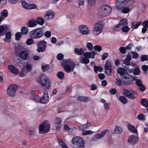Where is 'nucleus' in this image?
I'll list each match as a JSON object with an SVG mask.
<instances>
[{"instance_id":"37","label":"nucleus","mask_w":148,"mask_h":148,"mask_svg":"<svg viewBox=\"0 0 148 148\" xmlns=\"http://www.w3.org/2000/svg\"><path fill=\"white\" fill-rule=\"evenodd\" d=\"M88 58L83 57L80 59V60L81 62L84 64H87L89 62V60Z\"/></svg>"},{"instance_id":"26","label":"nucleus","mask_w":148,"mask_h":148,"mask_svg":"<svg viewBox=\"0 0 148 148\" xmlns=\"http://www.w3.org/2000/svg\"><path fill=\"white\" fill-rule=\"evenodd\" d=\"M37 24H38L40 25H42L44 23V19L41 17H37L36 21Z\"/></svg>"},{"instance_id":"9","label":"nucleus","mask_w":148,"mask_h":148,"mask_svg":"<svg viewBox=\"0 0 148 148\" xmlns=\"http://www.w3.org/2000/svg\"><path fill=\"white\" fill-rule=\"evenodd\" d=\"M103 28V25L102 24L101 22L98 21L95 25L93 33L94 34L97 36L102 31Z\"/></svg>"},{"instance_id":"47","label":"nucleus","mask_w":148,"mask_h":148,"mask_svg":"<svg viewBox=\"0 0 148 148\" xmlns=\"http://www.w3.org/2000/svg\"><path fill=\"white\" fill-rule=\"evenodd\" d=\"M29 136L31 137H33L35 134V131L34 129H32L29 130Z\"/></svg>"},{"instance_id":"30","label":"nucleus","mask_w":148,"mask_h":148,"mask_svg":"<svg viewBox=\"0 0 148 148\" xmlns=\"http://www.w3.org/2000/svg\"><path fill=\"white\" fill-rule=\"evenodd\" d=\"M119 100L123 104H126L128 102L126 98L123 96H120L119 97Z\"/></svg>"},{"instance_id":"32","label":"nucleus","mask_w":148,"mask_h":148,"mask_svg":"<svg viewBox=\"0 0 148 148\" xmlns=\"http://www.w3.org/2000/svg\"><path fill=\"white\" fill-rule=\"evenodd\" d=\"M28 29L27 27H23L21 29V33L23 35H26L28 33Z\"/></svg>"},{"instance_id":"49","label":"nucleus","mask_w":148,"mask_h":148,"mask_svg":"<svg viewBox=\"0 0 148 148\" xmlns=\"http://www.w3.org/2000/svg\"><path fill=\"white\" fill-rule=\"evenodd\" d=\"M105 70L106 74L107 75H110L112 73V68H106Z\"/></svg>"},{"instance_id":"13","label":"nucleus","mask_w":148,"mask_h":148,"mask_svg":"<svg viewBox=\"0 0 148 148\" xmlns=\"http://www.w3.org/2000/svg\"><path fill=\"white\" fill-rule=\"evenodd\" d=\"M138 138L137 136L132 135L129 136L127 141L128 143H133V144L135 145L138 142Z\"/></svg>"},{"instance_id":"61","label":"nucleus","mask_w":148,"mask_h":148,"mask_svg":"<svg viewBox=\"0 0 148 148\" xmlns=\"http://www.w3.org/2000/svg\"><path fill=\"white\" fill-rule=\"evenodd\" d=\"M37 6L35 4H29L28 10H30L32 9H35L36 8Z\"/></svg>"},{"instance_id":"59","label":"nucleus","mask_w":148,"mask_h":148,"mask_svg":"<svg viewBox=\"0 0 148 148\" xmlns=\"http://www.w3.org/2000/svg\"><path fill=\"white\" fill-rule=\"evenodd\" d=\"M34 99L36 103H40V96H35L34 97Z\"/></svg>"},{"instance_id":"23","label":"nucleus","mask_w":148,"mask_h":148,"mask_svg":"<svg viewBox=\"0 0 148 148\" xmlns=\"http://www.w3.org/2000/svg\"><path fill=\"white\" fill-rule=\"evenodd\" d=\"M78 100L82 102H86L89 101V99L86 97L79 96L77 98Z\"/></svg>"},{"instance_id":"63","label":"nucleus","mask_w":148,"mask_h":148,"mask_svg":"<svg viewBox=\"0 0 148 148\" xmlns=\"http://www.w3.org/2000/svg\"><path fill=\"white\" fill-rule=\"evenodd\" d=\"M136 84L138 87H140V85L143 84L142 81L140 79H138L136 81Z\"/></svg>"},{"instance_id":"28","label":"nucleus","mask_w":148,"mask_h":148,"mask_svg":"<svg viewBox=\"0 0 148 148\" xmlns=\"http://www.w3.org/2000/svg\"><path fill=\"white\" fill-rule=\"evenodd\" d=\"M94 70L96 73H97L98 71L101 72L103 70V68L100 66L95 65L94 67Z\"/></svg>"},{"instance_id":"52","label":"nucleus","mask_w":148,"mask_h":148,"mask_svg":"<svg viewBox=\"0 0 148 148\" xmlns=\"http://www.w3.org/2000/svg\"><path fill=\"white\" fill-rule=\"evenodd\" d=\"M21 4L22 6L28 10L29 4L27 3L25 1H22V2H21Z\"/></svg>"},{"instance_id":"5","label":"nucleus","mask_w":148,"mask_h":148,"mask_svg":"<svg viewBox=\"0 0 148 148\" xmlns=\"http://www.w3.org/2000/svg\"><path fill=\"white\" fill-rule=\"evenodd\" d=\"M47 42L44 40H40L37 42L36 45L37 52L39 53L45 51L47 48Z\"/></svg>"},{"instance_id":"38","label":"nucleus","mask_w":148,"mask_h":148,"mask_svg":"<svg viewBox=\"0 0 148 148\" xmlns=\"http://www.w3.org/2000/svg\"><path fill=\"white\" fill-rule=\"evenodd\" d=\"M127 4V3L126 4V5ZM125 5H126V4ZM124 7L125 6H124L122 8V9H123L122 10V13H124V14H127V13H128L130 11L129 8L128 7H126L124 8ZM116 8L117 9H118L119 10L120 9L117 8L116 7Z\"/></svg>"},{"instance_id":"46","label":"nucleus","mask_w":148,"mask_h":148,"mask_svg":"<svg viewBox=\"0 0 148 148\" xmlns=\"http://www.w3.org/2000/svg\"><path fill=\"white\" fill-rule=\"evenodd\" d=\"M26 73V71L23 69L20 71L19 75L20 77H23L25 75Z\"/></svg>"},{"instance_id":"42","label":"nucleus","mask_w":148,"mask_h":148,"mask_svg":"<svg viewBox=\"0 0 148 148\" xmlns=\"http://www.w3.org/2000/svg\"><path fill=\"white\" fill-rule=\"evenodd\" d=\"M33 38H31L28 39L26 41V43L27 45H31L34 43V40Z\"/></svg>"},{"instance_id":"58","label":"nucleus","mask_w":148,"mask_h":148,"mask_svg":"<svg viewBox=\"0 0 148 148\" xmlns=\"http://www.w3.org/2000/svg\"><path fill=\"white\" fill-rule=\"evenodd\" d=\"M86 47L88 49L92 50L93 49V46L92 43L88 42L86 45Z\"/></svg>"},{"instance_id":"45","label":"nucleus","mask_w":148,"mask_h":148,"mask_svg":"<svg viewBox=\"0 0 148 148\" xmlns=\"http://www.w3.org/2000/svg\"><path fill=\"white\" fill-rule=\"evenodd\" d=\"M8 14V11L6 10H3L1 14V16L3 17H6Z\"/></svg>"},{"instance_id":"44","label":"nucleus","mask_w":148,"mask_h":148,"mask_svg":"<svg viewBox=\"0 0 148 148\" xmlns=\"http://www.w3.org/2000/svg\"><path fill=\"white\" fill-rule=\"evenodd\" d=\"M131 53L132 54V58L134 59H136L139 57L138 54L134 51H132Z\"/></svg>"},{"instance_id":"10","label":"nucleus","mask_w":148,"mask_h":148,"mask_svg":"<svg viewBox=\"0 0 148 148\" xmlns=\"http://www.w3.org/2000/svg\"><path fill=\"white\" fill-rule=\"evenodd\" d=\"M123 94L127 97L131 99L135 98V96L134 95V91L133 90H128L126 89L123 90Z\"/></svg>"},{"instance_id":"15","label":"nucleus","mask_w":148,"mask_h":148,"mask_svg":"<svg viewBox=\"0 0 148 148\" xmlns=\"http://www.w3.org/2000/svg\"><path fill=\"white\" fill-rule=\"evenodd\" d=\"M8 69L12 73L14 74H18L19 70L15 66L12 65H10L8 67Z\"/></svg>"},{"instance_id":"27","label":"nucleus","mask_w":148,"mask_h":148,"mask_svg":"<svg viewBox=\"0 0 148 148\" xmlns=\"http://www.w3.org/2000/svg\"><path fill=\"white\" fill-rule=\"evenodd\" d=\"M119 23L121 27L127 25L128 24L127 20L126 19H123L120 21Z\"/></svg>"},{"instance_id":"31","label":"nucleus","mask_w":148,"mask_h":148,"mask_svg":"<svg viewBox=\"0 0 148 148\" xmlns=\"http://www.w3.org/2000/svg\"><path fill=\"white\" fill-rule=\"evenodd\" d=\"M140 103L143 106L145 107H147L148 106V101L146 99H142L140 101Z\"/></svg>"},{"instance_id":"22","label":"nucleus","mask_w":148,"mask_h":148,"mask_svg":"<svg viewBox=\"0 0 148 148\" xmlns=\"http://www.w3.org/2000/svg\"><path fill=\"white\" fill-rule=\"evenodd\" d=\"M37 25V23L36 21L33 19H32L29 21L27 26L29 27H35Z\"/></svg>"},{"instance_id":"53","label":"nucleus","mask_w":148,"mask_h":148,"mask_svg":"<svg viewBox=\"0 0 148 148\" xmlns=\"http://www.w3.org/2000/svg\"><path fill=\"white\" fill-rule=\"evenodd\" d=\"M94 49L98 51H101L102 47L99 45H95L94 47Z\"/></svg>"},{"instance_id":"3","label":"nucleus","mask_w":148,"mask_h":148,"mask_svg":"<svg viewBox=\"0 0 148 148\" xmlns=\"http://www.w3.org/2000/svg\"><path fill=\"white\" fill-rule=\"evenodd\" d=\"M112 12V8L109 6L104 5L101 6L99 8L98 14L102 16H106L109 15Z\"/></svg>"},{"instance_id":"1","label":"nucleus","mask_w":148,"mask_h":148,"mask_svg":"<svg viewBox=\"0 0 148 148\" xmlns=\"http://www.w3.org/2000/svg\"><path fill=\"white\" fill-rule=\"evenodd\" d=\"M38 82L43 89H49L50 88V80L48 77L45 75H40L38 79Z\"/></svg>"},{"instance_id":"34","label":"nucleus","mask_w":148,"mask_h":148,"mask_svg":"<svg viewBox=\"0 0 148 148\" xmlns=\"http://www.w3.org/2000/svg\"><path fill=\"white\" fill-rule=\"evenodd\" d=\"M140 73V71L138 67H136L134 69L133 74L134 75H139Z\"/></svg>"},{"instance_id":"33","label":"nucleus","mask_w":148,"mask_h":148,"mask_svg":"<svg viewBox=\"0 0 148 148\" xmlns=\"http://www.w3.org/2000/svg\"><path fill=\"white\" fill-rule=\"evenodd\" d=\"M41 68L43 71L46 72L49 69V66L48 65L42 64L41 66Z\"/></svg>"},{"instance_id":"48","label":"nucleus","mask_w":148,"mask_h":148,"mask_svg":"<svg viewBox=\"0 0 148 148\" xmlns=\"http://www.w3.org/2000/svg\"><path fill=\"white\" fill-rule=\"evenodd\" d=\"M148 59V56L147 55H143L140 57V60L142 62L147 61Z\"/></svg>"},{"instance_id":"62","label":"nucleus","mask_w":148,"mask_h":148,"mask_svg":"<svg viewBox=\"0 0 148 148\" xmlns=\"http://www.w3.org/2000/svg\"><path fill=\"white\" fill-rule=\"evenodd\" d=\"M105 68H112L111 64L110 62L108 61H107L106 62V63L105 65Z\"/></svg>"},{"instance_id":"56","label":"nucleus","mask_w":148,"mask_h":148,"mask_svg":"<svg viewBox=\"0 0 148 148\" xmlns=\"http://www.w3.org/2000/svg\"><path fill=\"white\" fill-rule=\"evenodd\" d=\"M64 57L63 54L61 53H59L57 55V58L58 60H61L63 59Z\"/></svg>"},{"instance_id":"57","label":"nucleus","mask_w":148,"mask_h":148,"mask_svg":"<svg viewBox=\"0 0 148 148\" xmlns=\"http://www.w3.org/2000/svg\"><path fill=\"white\" fill-rule=\"evenodd\" d=\"M119 50L120 52L122 54H124L126 52V48L125 47H120Z\"/></svg>"},{"instance_id":"50","label":"nucleus","mask_w":148,"mask_h":148,"mask_svg":"<svg viewBox=\"0 0 148 148\" xmlns=\"http://www.w3.org/2000/svg\"><path fill=\"white\" fill-rule=\"evenodd\" d=\"M93 132L91 130H84L83 131L82 134L83 135H86L91 134Z\"/></svg>"},{"instance_id":"43","label":"nucleus","mask_w":148,"mask_h":148,"mask_svg":"<svg viewBox=\"0 0 148 148\" xmlns=\"http://www.w3.org/2000/svg\"><path fill=\"white\" fill-rule=\"evenodd\" d=\"M11 33L10 32H8L5 34V38L3 39L4 41L6 42V40L10 39L11 38Z\"/></svg>"},{"instance_id":"55","label":"nucleus","mask_w":148,"mask_h":148,"mask_svg":"<svg viewBox=\"0 0 148 148\" xmlns=\"http://www.w3.org/2000/svg\"><path fill=\"white\" fill-rule=\"evenodd\" d=\"M44 35L47 38H49L51 35V32L50 31H47L44 32Z\"/></svg>"},{"instance_id":"64","label":"nucleus","mask_w":148,"mask_h":148,"mask_svg":"<svg viewBox=\"0 0 148 148\" xmlns=\"http://www.w3.org/2000/svg\"><path fill=\"white\" fill-rule=\"evenodd\" d=\"M143 25L145 27L148 28V21L145 20L142 23Z\"/></svg>"},{"instance_id":"25","label":"nucleus","mask_w":148,"mask_h":148,"mask_svg":"<svg viewBox=\"0 0 148 148\" xmlns=\"http://www.w3.org/2000/svg\"><path fill=\"white\" fill-rule=\"evenodd\" d=\"M127 127L129 130L131 131L134 133L136 134L138 132L137 130L136 129L135 127L133 125L128 124L127 125Z\"/></svg>"},{"instance_id":"8","label":"nucleus","mask_w":148,"mask_h":148,"mask_svg":"<svg viewBox=\"0 0 148 148\" xmlns=\"http://www.w3.org/2000/svg\"><path fill=\"white\" fill-rule=\"evenodd\" d=\"M17 87L18 86L15 84H12L9 86L7 90V94L10 97H14Z\"/></svg>"},{"instance_id":"39","label":"nucleus","mask_w":148,"mask_h":148,"mask_svg":"<svg viewBox=\"0 0 148 148\" xmlns=\"http://www.w3.org/2000/svg\"><path fill=\"white\" fill-rule=\"evenodd\" d=\"M90 125V124L87 123L80 126L79 127V128L81 130H83L87 127H89Z\"/></svg>"},{"instance_id":"4","label":"nucleus","mask_w":148,"mask_h":148,"mask_svg":"<svg viewBox=\"0 0 148 148\" xmlns=\"http://www.w3.org/2000/svg\"><path fill=\"white\" fill-rule=\"evenodd\" d=\"M64 70L67 73L73 71L75 66V62L72 61L67 60L63 64Z\"/></svg>"},{"instance_id":"7","label":"nucleus","mask_w":148,"mask_h":148,"mask_svg":"<svg viewBox=\"0 0 148 148\" xmlns=\"http://www.w3.org/2000/svg\"><path fill=\"white\" fill-rule=\"evenodd\" d=\"M132 76L129 73H126L124 76L122 77L123 83L125 85H130L133 83L132 78Z\"/></svg>"},{"instance_id":"18","label":"nucleus","mask_w":148,"mask_h":148,"mask_svg":"<svg viewBox=\"0 0 148 148\" xmlns=\"http://www.w3.org/2000/svg\"><path fill=\"white\" fill-rule=\"evenodd\" d=\"M109 132V130L108 129H106L103 130L101 132V134H97L95 136L96 138H99L103 137L106 134L107 132Z\"/></svg>"},{"instance_id":"2","label":"nucleus","mask_w":148,"mask_h":148,"mask_svg":"<svg viewBox=\"0 0 148 148\" xmlns=\"http://www.w3.org/2000/svg\"><path fill=\"white\" fill-rule=\"evenodd\" d=\"M29 34L31 37L37 39L42 37L44 34V31L42 27L34 29L31 31Z\"/></svg>"},{"instance_id":"14","label":"nucleus","mask_w":148,"mask_h":148,"mask_svg":"<svg viewBox=\"0 0 148 148\" xmlns=\"http://www.w3.org/2000/svg\"><path fill=\"white\" fill-rule=\"evenodd\" d=\"M19 56L22 59L25 60L28 58V54L27 51H23L20 52Z\"/></svg>"},{"instance_id":"60","label":"nucleus","mask_w":148,"mask_h":148,"mask_svg":"<svg viewBox=\"0 0 148 148\" xmlns=\"http://www.w3.org/2000/svg\"><path fill=\"white\" fill-rule=\"evenodd\" d=\"M138 118L140 120H143L145 119L144 115L140 114L138 115Z\"/></svg>"},{"instance_id":"16","label":"nucleus","mask_w":148,"mask_h":148,"mask_svg":"<svg viewBox=\"0 0 148 148\" xmlns=\"http://www.w3.org/2000/svg\"><path fill=\"white\" fill-rule=\"evenodd\" d=\"M47 93L44 94L43 96L40 98V103H46L49 101V97L48 95L47 92Z\"/></svg>"},{"instance_id":"29","label":"nucleus","mask_w":148,"mask_h":148,"mask_svg":"<svg viewBox=\"0 0 148 148\" xmlns=\"http://www.w3.org/2000/svg\"><path fill=\"white\" fill-rule=\"evenodd\" d=\"M58 140L59 144L62 148H69L66 145V143L60 139L58 138Z\"/></svg>"},{"instance_id":"17","label":"nucleus","mask_w":148,"mask_h":148,"mask_svg":"<svg viewBox=\"0 0 148 148\" xmlns=\"http://www.w3.org/2000/svg\"><path fill=\"white\" fill-rule=\"evenodd\" d=\"M131 56L130 54H128L126 58L123 60V63L125 65L129 66L130 65V61L131 60Z\"/></svg>"},{"instance_id":"6","label":"nucleus","mask_w":148,"mask_h":148,"mask_svg":"<svg viewBox=\"0 0 148 148\" xmlns=\"http://www.w3.org/2000/svg\"><path fill=\"white\" fill-rule=\"evenodd\" d=\"M50 124L46 121H44L42 124H40L39 127V130L43 133L49 132L50 130Z\"/></svg>"},{"instance_id":"12","label":"nucleus","mask_w":148,"mask_h":148,"mask_svg":"<svg viewBox=\"0 0 148 148\" xmlns=\"http://www.w3.org/2000/svg\"><path fill=\"white\" fill-rule=\"evenodd\" d=\"M79 30L82 34L87 35L89 33V30L86 26L82 25L79 26Z\"/></svg>"},{"instance_id":"51","label":"nucleus","mask_w":148,"mask_h":148,"mask_svg":"<svg viewBox=\"0 0 148 148\" xmlns=\"http://www.w3.org/2000/svg\"><path fill=\"white\" fill-rule=\"evenodd\" d=\"M46 14H48L49 16L50 17L51 19H52L54 17V13L52 11L47 12Z\"/></svg>"},{"instance_id":"21","label":"nucleus","mask_w":148,"mask_h":148,"mask_svg":"<svg viewBox=\"0 0 148 148\" xmlns=\"http://www.w3.org/2000/svg\"><path fill=\"white\" fill-rule=\"evenodd\" d=\"M117 71L118 73L122 76V77L124 76L126 73H128L127 72H125L124 69L122 67L118 68L117 69Z\"/></svg>"},{"instance_id":"35","label":"nucleus","mask_w":148,"mask_h":148,"mask_svg":"<svg viewBox=\"0 0 148 148\" xmlns=\"http://www.w3.org/2000/svg\"><path fill=\"white\" fill-rule=\"evenodd\" d=\"M121 27L122 28L120 29L121 30L122 32L124 33H127L128 32L130 29V28L127 26V25L124 26H123Z\"/></svg>"},{"instance_id":"41","label":"nucleus","mask_w":148,"mask_h":148,"mask_svg":"<svg viewBox=\"0 0 148 148\" xmlns=\"http://www.w3.org/2000/svg\"><path fill=\"white\" fill-rule=\"evenodd\" d=\"M5 33L4 27L2 26H0V36L3 35Z\"/></svg>"},{"instance_id":"40","label":"nucleus","mask_w":148,"mask_h":148,"mask_svg":"<svg viewBox=\"0 0 148 148\" xmlns=\"http://www.w3.org/2000/svg\"><path fill=\"white\" fill-rule=\"evenodd\" d=\"M22 36V34L20 32H18L15 34V40L17 41L19 40Z\"/></svg>"},{"instance_id":"24","label":"nucleus","mask_w":148,"mask_h":148,"mask_svg":"<svg viewBox=\"0 0 148 148\" xmlns=\"http://www.w3.org/2000/svg\"><path fill=\"white\" fill-rule=\"evenodd\" d=\"M122 131V129L121 127L119 126H116L114 129L113 132V134H120Z\"/></svg>"},{"instance_id":"19","label":"nucleus","mask_w":148,"mask_h":148,"mask_svg":"<svg viewBox=\"0 0 148 148\" xmlns=\"http://www.w3.org/2000/svg\"><path fill=\"white\" fill-rule=\"evenodd\" d=\"M95 55L96 53L94 52H87L84 54V56L88 58H90L92 59L94 58H95Z\"/></svg>"},{"instance_id":"20","label":"nucleus","mask_w":148,"mask_h":148,"mask_svg":"<svg viewBox=\"0 0 148 148\" xmlns=\"http://www.w3.org/2000/svg\"><path fill=\"white\" fill-rule=\"evenodd\" d=\"M84 50L83 48L79 49L78 48H75L74 49V53L76 54L79 55H81L84 53Z\"/></svg>"},{"instance_id":"36","label":"nucleus","mask_w":148,"mask_h":148,"mask_svg":"<svg viewBox=\"0 0 148 148\" xmlns=\"http://www.w3.org/2000/svg\"><path fill=\"white\" fill-rule=\"evenodd\" d=\"M57 76L60 79H62L64 77V73L63 72H59L57 73Z\"/></svg>"},{"instance_id":"54","label":"nucleus","mask_w":148,"mask_h":148,"mask_svg":"<svg viewBox=\"0 0 148 148\" xmlns=\"http://www.w3.org/2000/svg\"><path fill=\"white\" fill-rule=\"evenodd\" d=\"M122 80L120 79H116L115 80V83L118 85L121 86L122 85Z\"/></svg>"},{"instance_id":"11","label":"nucleus","mask_w":148,"mask_h":148,"mask_svg":"<svg viewBox=\"0 0 148 148\" xmlns=\"http://www.w3.org/2000/svg\"><path fill=\"white\" fill-rule=\"evenodd\" d=\"M129 1V0H117L116 6L119 9H122Z\"/></svg>"}]
</instances>
